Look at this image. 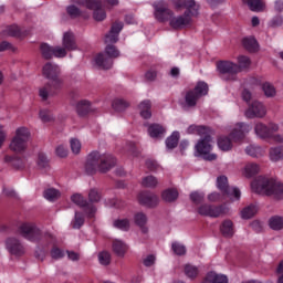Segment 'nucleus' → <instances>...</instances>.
<instances>
[{
    "label": "nucleus",
    "mask_w": 283,
    "mask_h": 283,
    "mask_svg": "<svg viewBox=\"0 0 283 283\" xmlns=\"http://www.w3.org/2000/svg\"><path fill=\"white\" fill-rule=\"evenodd\" d=\"M122 30L123 22H115L109 32L105 35V51L99 53L94 60L95 65H97L99 70H109L112 65H114V59H118V56H120V52L116 50V46L111 44L118 42V34H120Z\"/></svg>",
    "instance_id": "obj_1"
},
{
    "label": "nucleus",
    "mask_w": 283,
    "mask_h": 283,
    "mask_svg": "<svg viewBox=\"0 0 283 283\" xmlns=\"http://www.w3.org/2000/svg\"><path fill=\"white\" fill-rule=\"evenodd\" d=\"M153 8L155 10V19L160 23L169 21V25L172 27L174 30H182V28L191 25V15L184 13L182 15L174 17V13L169 10L167 2L163 0L154 2Z\"/></svg>",
    "instance_id": "obj_2"
},
{
    "label": "nucleus",
    "mask_w": 283,
    "mask_h": 283,
    "mask_svg": "<svg viewBox=\"0 0 283 283\" xmlns=\"http://www.w3.org/2000/svg\"><path fill=\"white\" fill-rule=\"evenodd\" d=\"M186 134H195L196 136H203L195 146V156L203 158V160H216L218 156L211 154L213 149V139L209 135V128L205 126L190 125L186 129Z\"/></svg>",
    "instance_id": "obj_3"
},
{
    "label": "nucleus",
    "mask_w": 283,
    "mask_h": 283,
    "mask_svg": "<svg viewBox=\"0 0 283 283\" xmlns=\"http://www.w3.org/2000/svg\"><path fill=\"white\" fill-rule=\"evenodd\" d=\"M113 167H116V158L111 154H103L98 150H93L87 155L85 171L90 176L99 172L107 174Z\"/></svg>",
    "instance_id": "obj_4"
},
{
    "label": "nucleus",
    "mask_w": 283,
    "mask_h": 283,
    "mask_svg": "<svg viewBox=\"0 0 283 283\" xmlns=\"http://www.w3.org/2000/svg\"><path fill=\"white\" fill-rule=\"evenodd\" d=\"M251 189L254 193L260 196H271L275 200L283 198V184L282 181L269 177H258L251 184Z\"/></svg>",
    "instance_id": "obj_5"
},
{
    "label": "nucleus",
    "mask_w": 283,
    "mask_h": 283,
    "mask_svg": "<svg viewBox=\"0 0 283 283\" xmlns=\"http://www.w3.org/2000/svg\"><path fill=\"white\" fill-rule=\"evenodd\" d=\"M249 132H251V125L247 123H237L231 129L229 137H219V149H221V151H231V149H233V143H242Z\"/></svg>",
    "instance_id": "obj_6"
},
{
    "label": "nucleus",
    "mask_w": 283,
    "mask_h": 283,
    "mask_svg": "<svg viewBox=\"0 0 283 283\" xmlns=\"http://www.w3.org/2000/svg\"><path fill=\"white\" fill-rule=\"evenodd\" d=\"M30 129L28 127L21 126L15 129V134L12 137L9 149L15 154H23L28 149V143L30 140Z\"/></svg>",
    "instance_id": "obj_7"
},
{
    "label": "nucleus",
    "mask_w": 283,
    "mask_h": 283,
    "mask_svg": "<svg viewBox=\"0 0 283 283\" xmlns=\"http://www.w3.org/2000/svg\"><path fill=\"white\" fill-rule=\"evenodd\" d=\"M209 93V85L205 82H199L193 91H189L184 101L181 102V107L184 109H189V107H196V103H198V98L200 96H207Z\"/></svg>",
    "instance_id": "obj_8"
},
{
    "label": "nucleus",
    "mask_w": 283,
    "mask_h": 283,
    "mask_svg": "<svg viewBox=\"0 0 283 283\" xmlns=\"http://www.w3.org/2000/svg\"><path fill=\"white\" fill-rule=\"evenodd\" d=\"M217 70L223 81H235L238 74H240V67L238 64L231 61H222L217 64Z\"/></svg>",
    "instance_id": "obj_9"
},
{
    "label": "nucleus",
    "mask_w": 283,
    "mask_h": 283,
    "mask_svg": "<svg viewBox=\"0 0 283 283\" xmlns=\"http://www.w3.org/2000/svg\"><path fill=\"white\" fill-rule=\"evenodd\" d=\"M217 189H219L220 192L223 193V196H228L230 200H240L242 192H240V189L235 187H229V179L227 176H219L217 178Z\"/></svg>",
    "instance_id": "obj_10"
},
{
    "label": "nucleus",
    "mask_w": 283,
    "mask_h": 283,
    "mask_svg": "<svg viewBox=\"0 0 283 283\" xmlns=\"http://www.w3.org/2000/svg\"><path fill=\"white\" fill-rule=\"evenodd\" d=\"M280 132V124L270 122L269 125L259 122L254 125V134L260 140H269L272 133Z\"/></svg>",
    "instance_id": "obj_11"
},
{
    "label": "nucleus",
    "mask_w": 283,
    "mask_h": 283,
    "mask_svg": "<svg viewBox=\"0 0 283 283\" xmlns=\"http://www.w3.org/2000/svg\"><path fill=\"white\" fill-rule=\"evenodd\" d=\"M18 233L29 242H38L41 239V230L34 223L24 222L20 224Z\"/></svg>",
    "instance_id": "obj_12"
},
{
    "label": "nucleus",
    "mask_w": 283,
    "mask_h": 283,
    "mask_svg": "<svg viewBox=\"0 0 283 283\" xmlns=\"http://www.w3.org/2000/svg\"><path fill=\"white\" fill-rule=\"evenodd\" d=\"M81 6L86 10H93V19L95 21H105L107 19V12L103 9L101 0H83Z\"/></svg>",
    "instance_id": "obj_13"
},
{
    "label": "nucleus",
    "mask_w": 283,
    "mask_h": 283,
    "mask_svg": "<svg viewBox=\"0 0 283 283\" xmlns=\"http://www.w3.org/2000/svg\"><path fill=\"white\" fill-rule=\"evenodd\" d=\"M228 211L229 209L224 206L202 205L198 208L199 216L208 218H220V216H224Z\"/></svg>",
    "instance_id": "obj_14"
},
{
    "label": "nucleus",
    "mask_w": 283,
    "mask_h": 283,
    "mask_svg": "<svg viewBox=\"0 0 283 283\" xmlns=\"http://www.w3.org/2000/svg\"><path fill=\"white\" fill-rule=\"evenodd\" d=\"M244 116L247 118H264L266 116V106L262 102L254 101L245 111Z\"/></svg>",
    "instance_id": "obj_15"
},
{
    "label": "nucleus",
    "mask_w": 283,
    "mask_h": 283,
    "mask_svg": "<svg viewBox=\"0 0 283 283\" xmlns=\"http://www.w3.org/2000/svg\"><path fill=\"white\" fill-rule=\"evenodd\" d=\"M71 201L74 205H77V207H81V209H84L85 213L88 216V218H94V213H96V207L94 205L87 202L83 195L75 193L71 196Z\"/></svg>",
    "instance_id": "obj_16"
},
{
    "label": "nucleus",
    "mask_w": 283,
    "mask_h": 283,
    "mask_svg": "<svg viewBox=\"0 0 283 283\" xmlns=\"http://www.w3.org/2000/svg\"><path fill=\"white\" fill-rule=\"evenodd\" d=\"M174 3L176 8H185L190 18L199 14L200 4L196 0H175Z\"/></svg>",
    "instance_id": "obj_17"
},
{
    "label": "nucleus",
    "mask_w": 283,
    "mask_h": 283,
    "mask_svg": "<svg viewBox=\"0 0 283 283\" xmlns=\"http://www.w3.org/2000/svg\"><path fill=\"white\" fill-rule=\"evenodd\" d=\"M43 76L49 78V81H53L54 83H57V85H61V80H59V74H61V67H59L56 64L52 62H48L43 69Z\"/></svg>",
    "instance_id": "obj_18"
},
{
    "label": "nucleus",
    "mask_w": 283,
    "mask_h": 283,
    "mask_svg": "<svg viewBox=\"0 0 283 283\" xmlns=\"http://www.w3.org/2000/svg\"><path fill=\"white\" fill-rule=\"evenodd\" d=\"M6 249L11 255H23V253H25V248L17 238L7 239Z\"/></svg>",
    "instance_id": "obj_19"
},
{
    "label": "nucleus",
    "mask_w": 283,
    "mask_h": 283,
    "mask_svg": "<svg viewBox=\"0 0 283 283\" xmlns=\"http://www.w3.org/2000/svg\"><path fill=\"white\" fill-rule=\"evenodd\" d=\"M83 1V0H82ZM82 1H76V7L75 4H71L66 7V12L71 19H76V17H83L84 19H88L90 14L83 12V6H81Z\"/></svg>",
    "instance_id": "obj_20"
},
{
    "label": "nucleus",
    "mask_w": 283,
    "mask_h": 283,
    "mask_svg": "<svg viewBox=\"0 0 283 283\" xmlns=\"http://www.w3.org/2000/svg\"><path fill=\"white\" fill-rule=\"evenodd\" d=\"M138 202L145 207H156V205L159 202V199L156 195H151L149 192H140L138 196Z\"/></svg>",
    "instance_id": "obj_21"
},
{
    "label": "nucleus",
    "mask_w": 283,
    "mask_h": 283,
    "mask_svg": "<svg viewBox=\"0 0 283 283\" xmlns=\"http://www.w3.org/2000/svg\"><path fill=\"white\" fill-rule=\"evenodd\" d=\"M62 45L67 50V52H72L76 50V40L74 39V33L71 31H66L62 38Z\"/></svg>",
    "instance_id": "obj_22"
},
{
    "label": "nucleus",
    "mask_w": 283,
    "mask_h": 283,
    "mask_svg": "<svg viewBox=\"0 0 283 283\" xmlns=\"http://www.w3.org/2000/svg\"><path fill=\"white\" fill-rule=\"evenodd\" d=\"M245 154L251 156V158H263V156L266 154V149L260 145L250 144L245 148Z\"/></svg>",
    "instance_id": "obj_23"
},
{
    "label": "nucleus",
    "mask_w": 283,
    "mask_h": 283,
    "mask_svg": "<svg viewBox=\"0 0 283 283\" xmlns=\"http://www.w3.org/2000/svg\"><path fill=\"white\" fill-rule=\"evenodd\" d=\"M165 134H167V129L160 124H151L148 126V135L150 138H165Z\"/></svg>",
    "instance_id": "obj_24"
},
{
    "label": "nucleus",
    "mask_w": 283,
    "mask_h": 283,
    "mask_svg": "<svg viewBox=\"0 0 283 283\" xmlns=\"http://www.w3.org/2000/svg\"><path fill=\"white\" fill-rule=\"evenodd\" d=\"M128 249L127 243H125L123 240L115 239L113 241V252L118 258H125V253H127Z\"/></svg>",
    "instance_id": "obj_25"
},
{
    "label": "nucleus",
    "mask_w": 283,
    "mask_h": 283,
    "mask_svg": "<svg viewBox=\"0 0 283 283\" xmlns=\"http://www.w3.org/2000/svg\"><path fill=\"white\" fill-rule=\"evenodd\" d=\"M269 159L271 163H280V160H283V146L270 147Z\"/></svg>",
    "instance_id": "obj_26"
},
{
    "label": "nucleus",
    "mask_w": 283,
    "mask_h": 283,
    "mask_svg": "<svg viewBox=\"0 0 283 283\" xmlns=\"http://www.w3.org/2000/svg\"><path fill=\"white\" fill-rule=\"evenodd\" d=\"M138 109L142 118H151V101L146 99L140 102V104L138 105Z\"/></svg>",
    "instance_id": "obj_27"
},
{
    "label": "nucleus",
    "mask_w": 283,
    "mask_h": 283,
    "mask_svg": "<svg viewBox=\"0 0 283 283\" xmlns=\"http://www.w3.org/2000/svg\"><path fill=\"white\" fill-rule=\"evenodd\" d=\"M76 112L78 116H87L92 112V103L87 99H82L76 104Z\"/></svg>",
    "instance_id": "obj_28"
},
{
    "label": "nucleus",
    "mask_w": 283,
    "mask_h": 283,
    "mask_svg": "<svg viewBox=\"0 0 283 283\" xmlns=\"http://www.w3.org/2000/svg\"><path fill=\"white\" fill-rule=\"evenodd\" d=\"M243 176L245 178H253L256 174H260V165L256 163L247 164L242 170Z\"/></svg>",
    "instance_id": "obj_29"
},
{
    "label": "nucleus",
    "mask_w": 283,
    "mask_h": 283,
    "mask_svg": "<svg viewBox=\"0 0 283 283\" xmlns=\"http://www.w3.org/2000/svg\"><path fill=\"white\" fill-rule=\"evenodd\" d=\"M221 233L224 235V238H232L233 233H235V230L233 229V221L226 220L221 224Z\"/></svg>",
    "instance_id": "obj_30"
},
{
    "label": "nucleus",
    "mask_w": 283,
    "mask_h": 283,
    "mask_svg": "<svg viewBox=\"0 0 283 283\" xmlns=\"http://www.w3.org/2000/svg\"><path fill=\"white\" fill-rule=\"evenodd\" d=\"M269 227L272 231H282L283 229V217L273 216L269 219Z\"/></svg>",
    "instance_id": "obj_31"
},
{
    "label": "nucleus",
    "mask_w": 283,
    "mask_h": 283,
    "mask_svg": "<svg viewBox=\"0 0 283 283\" xmlns=\"http://www.w3.org/2000/svg\"><path fill=\"white\" fill-rule=\"evenodd\" d=\"M43 196L49 202H55L61 198V191L56 188H49L44 190Z\"/></svg>",
    "instance_id": "obj_32"
},
{
    "label": "nucleus",
    "mask_w": 283,
    "mask_h": 283,
    "mask_svg": "<svg viewBox=\"0 0 283 283\" xmlns=\"http://www.w3.org/2000/svg\"><path fill=\"white\" fill-rule=\"evenodd\" d=\"M242 44L249 52H258V49L260 48L255 38H244Z\"/></svg>",
    "instance_id": "obj_33"
},
{
    "label": "nucleus",
    "mask_w": 283,
    "mask_h": 283,
    "mask_svg": "<svg viewBox=\"0 0 283 283\" xmlns=\"http://www.w3.org/2000/svg\"><path fill=\"white\" fill-rule=\"evenodd\" d=\"M178 140H180V133L175 130L172 134L166 139V148L167 149H176L178 147Z\"/></svg>",
    "instance_id": "obj_34"
},
{
    "label": "nucleus",
    "mask_w": 283,
    "mask_h": 283,
    "mask_svg": "<svg viewBox=\"0 0 283 283\" xmlns=\"http://www.w3.org/2000/svg\"><path fill=\"white\" fill-rule=\"evenodd\" d=\"M258 213V206L250 205L241 210V218L243 220H249Z\"/></svg>",
    "instance_id": "obj_35"
},
{
    "label": "nucleus",
    "mask_w": 283,
    "mask_h": 283,
    "mask_svg": "<svg viewBox=\"0 0 283 283\" xmlns=\"http://www.w3.org/2000/svg\"><path fill=\"white\" fill-rule=\"evenodd\" d=\"M243 3H248L252 12H262L264 10V2L262 0H243Z\"/></svg>",
    "instance_id": "obj_36"
},
{
    "label": "nucleus",
    "mask_w": 283,
    "mask_h": 283,
    "mask_svg": "<svg viewBox=\"0 0 283 283\" xmlns=\"http://www.w3.org/2000/svg\"><path fill=\"white\" fill-rule=\"evenodd\" d=\"M112 107L115 112H125L129 107V103L123 98H115L112 102Z\"/></svg>",
    "instance_id": "obj_37"
},
{
    "label": "nucleus",
    "mask_w": 283,
    "mask_h": 283,
    "mask_svg": "<svg viewBox=\"0 0 283 283\" xmlns=\"http://www.w3.org/2000/svg\"><path fill=\"white\" fill-rule=\"evenodd\" d=\"M134 220L135 224L142 228L143 233H147V228H145V224H147V216H145L143 212H139L135 214Z\"/></svg>",
    "instance_id": "obj_38"
},
{
    "label": "nucleus",
    "mask_w": 283,
    "mask_h": 283,
    "mask_svg": "<svg viewBox=\"0 0 283 283\" xmlns=\"http://www.w3.org/2000/svg\"><path fill=\"white\" fill-rule=\"evenodd\" d=\"M238 61V67H239V72H242V70H249V67H251V59H249V56L247 55H239L237 57Z\"/></svg>",
    "instance_id": "obj_39"
},
{
    "label": "nucleus",
    "mask_w": 283,
    "mask_h": 283,
    "mask_svg": "<svg viewBox=\"0 0 283 283\" xmlns=\"http://www.w3.org/2000/svg\"><path fill=\"white\" fill-rule=\"evenodd\" d=\"M163 200L166 202H174V200L178 199V190L176 189H167L161 195Z\"/></svg>",
    "instance_id": "obj_40"
},
{
    "label": "nucleus",
    "mask_w": 283,
    "mask_h": 283,
    "mask_svg": "<svg viewBox=\"0 0 283 283\" xmlns=\"http://www.w3.org/2000/svg\"><path fill=\"white\" fill-rule=\"evenodd\" d=\"M262 90H263L266 98H273L277 94L275 86L269 82L263 83Z\"/></svg>",
    "instance_id": "obj_41"
},
{
    "label": "nucleus",
    "mask_w": 283,
    "mask_h": 283,
    "mask_svg": "<svg viewBox=\"0 0 283 283\" xmlns=\"http://www.w3.org/2000/svg\"><path fill=\"white\" fill-rule=\"evenodd\" d=\"M36 167L40 170L48 169V167H50V161L48 160V156H45V154H38Z\"/></svg>",
    "instance_id": "obj_42"
},
{
    "label": "nucleus",
    "mask_w": 283,
    "mask_h": 283,
    "mask_svg": "<svg viewBox=\"0 0 283 283\" xmlns=\"http://www.w3.org/2000/svg\"><path fill=\"white\" fill-rule=\"evenodd\" d=\"M40 50L44 59H52V56H54V46H51L48 43H42Z\"/></svg>",
    "instance_id": "obj_43"
},
{
    "label": "nucleus",
    "mask_w": 283,
    "mask_h": 283,
    "mask_svg": "<svg viewBox=\"0 0 283 283\" xmlns=\"http://www.w3.org/2000/svg\"><path fill=\"white\" fill-rule=\"evenodd\" d=\"M198 273H200V270H198V266L191 265V264H187L185 266V274L190 280H193V279L198 277Z\"/></svg>",
    "instance_id": "obj_44"
},
{
    "label": "nucleus",
    "mask_w": 283,
    "mask_h": 283,
    "mask_svg": "<svg viewBox=\"0 0 283 283\" xmlns=\"http://www.w3.org/2000/svg\"><path fill=\"white\" fill-rule=\"evenodd\" d=\"M39 118L42 120V123H52V120H54V115H52L50 109L43 108L39 113Z\"/></svg>",
    "instance_id": "obj_45"
},
{
    "label": "nucleus",
    "mask_w": 283,
    "mask_h": 283,
    "mask_svg": "<svg viewBox=\"0 0 283 283\" xmlns=\"http://www.w3.org/2000/svg\"><path fill=\"white\" fill-rule=\"evenodd\" d=\"M113 227H115V229H119V231H129V220L117 219L114 221Z\"/></svg>",
    "instance_id": "obj_46"
},
{
    "label": "nucleus",
    "mask_w": 283,
    "mask_h": 283,
    "mask_svg": "<svg viewBox=\"0 0 283 283\" xmlns=\"http://www.w3.org/2000/svg\"><path fill=\"white\" fill-rule=\"evenodd\" d=\"M70 147L72 154H74L75 156H78V154H81L82 144L81 140H78L77 138H71Z\"/></svg>",
    "instance_id": "obj_47"
},
{
    "label": "nucleus",
    "mask_w": 283,
    "mask_h": 283,
    "mask_svg": "<svg viewBox=\"0 0 283 283\" xmlns=\"http://www.w3.org/2000/svg\"><path fill=\"white\" fill-rule=\"evenodd\" d=\"M98 262L103 266H107V264H109V262H112V254H109V252H107V251L99 252L98 253Z\"/></svg>",
    "instance_id": "obj_48"
},
{
    "label": "nucleus",
    "mask_w": 283,
    "mask_h": 283,
    "mask_svg": "<svg viewBox=\"0 0 283 283\" xmlns=\"http://www.w3.org/2000/svg\"><path fill=\"white\" fill-rule=\"evenodd\" d=\"M85 223V218L80 212H75L74 220L72 221L73 229H81Z\"/></svg>",
    "instance_id": "obj_49"
},
{
    "label": "nucleus",
    "mask_w": 283,
    "mask_h": 283,
    "mask_svg": "<svg viewBox=\"0 0 283 283\" xmlns=\"http://www.w3.org/2000/svg\"><path fill=\"white\" fill-rule=\"evenodd\" d=\"M171 249L176 255H185L187 248L180 242H174Z\"/></svg>",
    "instance_id": "obj_50"
},
{
    "label": "nucleus",
    "mask_w": 283,
    "mask_h": 283,
    "mask_svg": "<svg viewBox=\"0 0 283 283\" xmlns=\"http://www.w3.org/2000/svg\"><path fill=\"white\" fill-rule=\"evenodd\" d=\"M53 56H55V59H65V56H67V49H65V46L53 48Z\"/></svg>",
    "instance_id": "obj_51"
},
{
    "label": "nucleus",
    "mask_w": 283,
    "mask_h": 283,
    "mask_svg": "<svg viewBox=\"0 0 283 283\" xmlns=\"http://www.w3.org/2000/svg\"><path fill=\"white\" fill-rule=\"evenodd\" d=\"M142 185L143 187L153 188L156 187V185H158V179H156V177L154 176H147L143 179Z\"/></svg>",
    "instance_id": "obj_52"
},
{
    "label": "nucleus",
    "mask_w": 283,
    "mask_h": 283,
    "mask_svg": "<svg viewBox=\"0 0 283 283\" xmlns=\"http://www.w3.org/2000/svg\"><path fill=\"white\" fill-rule=\"evenodd\" d=\"M55 154L59 158H67V154H70V150H67V146L61 144L56 146Z\"/></svg>",
    "instance_id": "obj_53"
},
{
    "label": "nucleus",
    "mask_w": 283,
    "mask_h": 283,
    "mask_svg": "<svg viewBox=\"0 0 283 283\" xmlns=\"http://www.w3.org/2000/svg\"><path fill=\"white\" fill-rule=\"evenodd\" d=\"M190 200L195 202V205H200L202 200H205V192L193 191L190 193Z\"/></svg>",
    "instance_id": "obj_54"
},
{
    "label": "nucleus",
    "mask_w": 283,
    "mask_h": 283,
    "mask_svg": "<svg viewBox=\"0 0 283 283\" xmlns=\"http://www.w3.org/2000/svg\"><path fill=\"white\" fill-rule=\"evenodd\" d=\"M280 25H283V18H282V15H275L269 22V27L270 28H280Z\"/></svg>",
    "instance_id": "obj_55"
},
{
    "label": "nucleus",
    "mask_w": 283,
    "mask_h": 283,
    "mask_svg": "<svg viewBox=\"0 0 283 283\" xmlns=\"http://www.w3.org/2000/svg\"><path fill=\"white\" fill-rule=\"evenodd\" d=\"M90 202H98L101 200V193L96 189H91L88 192Z\"/></svg>",
    "instance_id": "obj_56"
},
{
    "label": "nucleus",
    "mask_w": 283,
    "mask_h": 283,
    "mask_svg": "<svg viewBox=\"0 0 283 283\" xmlns=\"http://www.w3.org/2000/svg\"><path fill=\"white\" fill-rule=\"evenodd\" d=\"M39 96L42 101H48V97L50 96V86H42L39 90Z\"/></svg>",
    "instance_id": "obj_57"
},
{
    "label": "nucleus",
    "mask_w": 283,
    "mask_h": 283,
    "mask_svg": "<svg viewBox=\"0 0 283 283\" xmlns=\"http://www.w3.org/2000/svg\"><path fill=\"white\" fill-rule=\"evenodd\" d=\"M268 140H273V143H276L277 145H283V135L279 133H271V136L269 137Z\"/></svg>",
    "instance_id": "obj_58"
},
{
    "label": "nucleus",
    "mask_w": 283,
    "mask_h": 283,
    "mask_svg": "<svg viewBox=\"0 0 283 283\" xmlns=\"http://www.w3.org/2000/svg\"><path fill=\"white\" fill-rule=\"evenodd\" d=\"M65 255V252H63V250L54 248L51 251V256L53 258V260H61V258H63Z\"/></svg>",
    "instance_id": "obj_59"
},
{
    "label": "nucleus",
    "mask_w": 283,
    "mask_h": 283,
    "mask_svg": "<svg viewBox=\"0 0 283 283\" xmlns=\"http://www.w3.org/2000/svg\"><path fill=\"white\" fill-rule=\"evenodd\" d=\"M223 196L224 193L220 195L219 192H211L210 195H208V200L210 202H219V200H222Z\"/></svg>",
    "instance_id": "obj_60"
},
{
    "label": "nucleus",
    "mask_w": 283,
    "mask_h": 283,
    "mask_svg": "<svg viewBox=\"0 0 283 283\" xmlns=\"http://www.w3.org/2000/svg\"><path fill=\"white\" fill-rule=\"evenodd\" d=\"M144 264L146 266H154L156 264V255L149 254L144 259Z\"/></svg>",
    "instance_id": "obj_61"
},
{
    "label": "nucleus",
    "mask_w": 283,
    "mask_h": 283,
    "mask_svg": "<svg viewBox=\"0 0 283 283\" xmlns=\"http://www.w3.org/2000/svg\"><path fill=\"white\" fill-rule=\"evenodd\" d=\"M6 138H8V133L3 128V125H0V147L6 143Z\"/></svg>",
    "instance_id": "obj_62"
},
{
    "label": "nucleus",
    "mask_w": 283,
    "mask_h": 283,
    "mask_svg": "<svg viewBox=\"0 0 283 283\" xmlns=\"http://www.w3.org/2000/svg\"><path fill=\"white\" fill-rule=\"evenodd\" d=\"M250 227L251 229H253V231H256V233H260V231H262V222L260 221H252Z\"/></svg>",
    "instance_id": "obj_63"
},
{
    "label": "nucleus",
    "mask_w": 283,
    "mask_h": 283,
    "mask_svg": "<svg viewBox=\"0 0 283 283\" xmlns=\"http://www.w3.org/2000/svg\"><path fill=\"white\" fill-rule=\"evenodd\" d=\"M156 76H158V74L154 70L147 71L145 74L146 81H155Z\"/></svg>",
    "instance_id": "obj_64"
}]
</instances>
